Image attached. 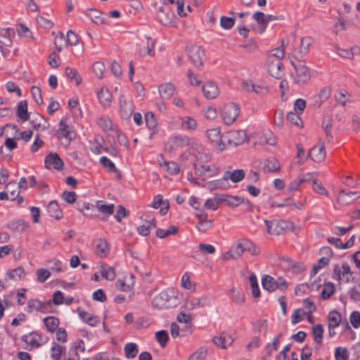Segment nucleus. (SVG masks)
Returning a JSON list of instances; mask_svg holds the SVG:
<instances>
[{
  "mask_svg": "<svg viewBox=\"0 0 360 360\" xmlns=\"http://www.w3.org/2000/svg\"><path fill=\"white\" fill-rule=\"evenodd\" d=\"M28 223L22 219H14L10 221L7 224V227L10 230L18 233L25 231L28 228Z\"/></svg>",
  "mask_w": 360,
  "mask_h": 360,
  "instance_id": "24",
  "label": "nucleus"
},
{
  "mask_svg": "<svg viewBox=\"0 0 360 360\" xmlns=\"http://www.w3.org/2000/svg\"><path fill=\"white\" fill-rule=\"evenodd\" d=\"M77 312L79 318L90 326L94 327L99 322V319L98 316L91 315L89 313L84 311V310L81 309L80 307L77 308Z\"/></svg>",
  "mask_w": 360,
  "mask_h": 360,
  "instance_id": "18",
  "label": "nucleus"
},
{
  "mask_svg": "<svg viewBox=\"0 0 360 360\" xmlns=\"http://www.w3.org/2000/svg\"><path fill=\"white\" fill-rule=\"evenodd\" d=\"M87 15L95 24L99 25L105 23V20L103 17L102 13L99 11L90 8L88 10Z\"/></svg>",
  "mask_w": 360,
  "mask_h": 360,
  "instance_id": "40",
  "label": "nucleus"
},
{
  "mask_svg": "<svg viewBox=\"0 0 360 360\" xmlns=\"http://www.w3.org/2000/svg\"><path fill=\"white\" fill-rule=\"evenodd\" d=\"M25 274L24 269L22 266L17 267L11 271L7 272L6 275L10 279L20 280L22 276Z\"/></svg>",
  "mask_w": 360,
  "mask_h": 360,
  "instance_id": "55",
  "label": "nucleus"
},
{
  "mask_svg": "<svg viewBox=\"0 0 360 360\" xmlns=\"http://www.w3.org/2000/svg\"><path fill=\"white\" fill-rule=\"evenodd\" d=\"M101 274L102 277L105 278L108 281H113L115 278V272L112 267H110L105 264H102L101 266Z\"/></svg>",
  "mask_w": 360,
  "mask_h": 360,
  "instance_id": "45",
  "label": "nucleus"
},
{
  "mask_svg": "<svg viewBox=\"0 0 360 360\" xmlns=\"http://www.w3.org/2000/svg\"><path fill=\"white\" fill-rule=\"evenodd\" d=\"M219 195L220 199H219V200L221 201V203L224 202L229 207H236L245 202L243 197L233 196L226 194H219Z\"/></svg>",
  "mask_w": 360,
  "mask_h": 360,
  "instance_id": "15",
  "label": "nucleus"
},
{
  "mask_svg": "<svg viewBox=\"0 0 360 360\" xmlns=\"http://www.w3.org/2000/svg\"><path fill=\"white\" fill-rule=\"evenodd\" d=\"M268 323L266 319H259L253 323L252 331L255 335L262 333L266 336Z\"/></svg>",
  "mask_w": 360,
  "mask_h": 360,
  "instance_id": "31",
  "label": "nucleus"
},
{
  "mask_svg": "<svg viewBox=\"0 0 360 360\" xmlns=\"http://www.w3.org/2000/svg\"><path fill=\"white\" fill-rule=\"evenodd\" d=\"M157 18L158 21L165 26H176V22L174 20L175 15L173 12L170 11H165L164 8H160V10L157 13Z\"/></svg>",
  "mask_w": 360,
  "mask_h": 360,
  "instance_id": "10",
  "label": "nucleus"
},
{
  "mask_svg": "<svg viewBox=\"0 0 360 360\" xmlns=\"http://www.w3.org/2000/svg\"><path fill=\"white\" fill-rule=\"evenodd\" d=\"M212 341L216 345L225 349L226 347V345H231L233 340L230 335H226L225 333H222L219 337L214 336Z\"/></svg>",
  "mask_w": 360,
  "mask_h": 360,
  "instance_id": "32",
  "label": "nucleus"
},
{
  "mask_svg": "<svg viewBox=\"0 0 360 360\" xmlns=\"http://www.w3.org/2000/svg\"><path fill=\"white\" fill-rule=\"evenodd\" d=\"M239 113V105L234 103H230L223 107L221 114L224 123L230 125L236 120Z\"/></svg>",
  "mask_w": 360,
  "mask_h": 360,
  "instance_id": "4",
  "label": "nucleus"
},
{
  "mask_svg": "<svg viewBox=\"0 0 360 360\" xmlns=\"http://www.w3.org/2000/svg\"><path fill=\"white\" fill-rule=\"evenodd\" d=\"M264 223L266 226L268 233L271 235H279L283 230V227L282 226V224L283 222L282 221H278L276 220H264Z\"/></svg>",
  "mask_w": 360,
  "mask_h": 360,
  "instance_id": "20",
  "label": "nucleus"
},
{
  "mask_svg": "<svg viewBox=\"0 0 360 360\" xmlns=\"http://www.w3.org/2000/svg\"><path fill=\"white\" fill-rule=\"evenodd\" d=\"M92 70L94 75L99 79L103 77V72L105 70V65L102 62H95L92 66Z\"/></svg>",
  "mask_w": 360,
  "mask_h": 360,
  "instance_id": "61",
  "label": "nucleus"
},
{
  "mask_svg": "<svg viewBox=\"0 0 360 360\" xmlns=\"http://www.w3.org/2000/svg\"><path fill=\"white\" fill-rule=\"evenodd\" d=\"M163 205L160 210L161 215H165L169 208V202L168 200H163V196L160 194L155 195L153 198L152 207L155 209H158L160 205Z\"/></svg>",
  "mask_w": 360,
  "mask_h": 360,
  "instance_id": "17",
  "label": "nucleus"
},
{
  "mask_svg": "<svg viewBox=\"0 0 360 360\" xmlns=\"http://www.w3.org/2000/svg\"><path fill=\"white\" fill-rule=\"evenodd\" d=\"M213 225V220L212 219H205L202 221H199L198 223L196 224L195 228L200 231V232H205L210 229L212 227Z\"/></svg>",
  "mask_w": 360,
  "mask_h": 360,
  "instance_id": "56",
  "label": "nucleus"
},
{
  "mask_svg": "<svg viewBox=\"0 0 360 360\" xmlns=\"http://www.w3.org/2000/svg\"><path fill=\"white\" fill-rule=\"evenodd\" d=\"M187 52L193 65L200 69L203 66V63L205 60L204 49L200 46L193 44L188 48Z\"/></svg>",
  "mask_w": 360,
  "mask_h": 360,
  "instance_id": "3",
  "label": "nucleus"
},
{
  "mask_svg": "<svg viewBox=\"0 0 360 360\" xmlns=\"http://www.w3.org/2000/svg\"><path fill=\"white\" fill-rule=\"evenodd\" d=\"M262 285L263 288L269 292L276 290L275 279L269 275H265L262 277Z\"/></svg>",
  "mask_w": 360,
  "mask_h": 360,
  "instance_id": "42",
  "label": "nucleus"
},
{
  "mask_svg": "<svg viewBox=\"0 0 360 360\" xmlns=\"http://www.w3.org/2000/svg\"><path fill=\"white\" fill-rule=\"evenodd\" d=\"M195 174L199 176H206L207 172H212L210 166L194 164ZM212 174H209L207 176H211Z\"/></svg>",
  "mask_w": 360,
  "mask_h": 360,
  "instance_id": "52",
  "label": "nucleus"
},
{
  "mask_svg": "<svg viewBox=\"0 0 360 360\" xmlns=\"http://www.w3.org/2000/svg\"><path fill=\"white\" fill-rule=\"evenodd\" d=\"M249 281L251 285L252 295L254 297L258 298L260 296L257 279L255 274H252L249 277Z\"/></svg>",
  "mask_w": 360,
  "mask_h": 360,
  "instance_id": "47",
  "label": "nucleus"
},
{
  "mask_svg": "<svg viewBox=\"0 0 360 360\" xmlns=\"http://www.w3.org/2000/svg\"><path fill=\"white\" fill-rule=\"evenodd\" d=\"M77 209L88 217H98L96 214L97 205H95L86 202L78 201L77 202Z\"/></svg>",
  "mask_w": 360,
  "mask_h": 360,
  "instance_id": "11",
  "label": "nucleus"
},
{
  "mask_svg": "<svg viewBox=\"0 0 360 360\" xmlns=\"http://www.w3.org/2000/svg\"><path fill=\"white\" fill-rule=\"evenodd\" d=\"M307 315V312L302 309H295L291 316V321L292 324H297L303 320V316Z\"/></svg>",
  "mask_w": 360,
  "mask_h": 360,
  "instance_id": "62",
  "label": "nucleus"
},
{
  "mask_svg": "<svg viewBox=\"0 0 360 360\" xmlns=\"http://www.w3.org/2000/svg\"><path fill=\"white\" fill-rule=\"evenodd\" d=\"M97 96L100 103L104 108L110 106L112 95L108 89L101 88V89L97 93Z\"/></svg>",
  "mask_w": 360,
  "mask_h": 360,
  "instance_id": "22",
  "label": "nucleus"
},
{
  "mask_svg": "<svg viewBox=\"0 0 360 360\" xmlns=\"http://www.w3.org/2000/svg\"><path fill=\"white\" fill-rule=\"evenodd\" d=\"M145 122L148 129H153L157 126L155 115L152 112H147L145 114Z\"/></svg>",
  "mask_w": 360,
  "mask_h": 360,
  "instance_id": "60",
  "label": "nucleus"
},
{
  "mask_svg": "<svg viewBox=\"0 0 360 360\" xmlns=\"http://www.w3.org/2000/svg\"><path fill=\"white\" fill-rule=\"evenodd\" d=\"M308 155L314 162H322L326 158V155L323 143L321 146H314L309 150Z\"/></svg>",
  "mask_w": 360,
  "mask_h": 360,
  "instance_id": "14",
  "label": "nucleus"
},
{
  "mask_svg": "<svg viewBox=\"0 0 360 360\" xmlns=\"http://www.w3.org/2000/svg\"><path fill=\"white\" fill-rule=\"evenodd\" d=\"M160 95L163 99H169L175 91V86L172 83H165L158 86Z\"/></svg>",
  "mask_w": 360,
  "mask_h": 360,
  "instance_id": "26",
  "label": "nucleus"
},
{
  "mask_svg": "<svg viewBox=\"0 0 360 360\" xmlns=\"http://www.w3.org/2000/svg\"><path fill=\"white\" fill-rule=\"evenodd\" d=\"M330 96V89L328 87L322 88L319 93L314 96V105L319 108Z\"/></svg>",
  "mask_w": 360,
  "mask_h": 360,
  "instance_id": "21",
  "label": "nucleus"
},
{
  "mask_svg": "<svg viewBox=\"0 0 360 360\" xmlns=\"http://www.w3.org/2000/svg\"><path fill=\"white\" fill-rule=\"evenodd\" d=\"M323 328L322 325L317 324L312 327V334L314 336V341L316 344H321L323 336Z\"/></svg>",
  "mask_w": 360,
  "mask_h": 360,
  "instance_id": "46",
  "label": "nucleus"
},
{
  "mask_svg": "<svg viewBox=\"0 0 360 360\" xmlns=\"http://www.w3.org/2000/svg\"><path fill=\"white\" fill-rule=\"evenodd\" d=\"M66 118H62L59 123V129L56 132V136L58 139L65 138L70 141L75 139L76 134L65 122Z\"/></svg>",
  "mask_w": 360,
  "mask_h": 360,
  "instance_id": "7",
  "label": "nucleus"
},
{
  "mask_svg": "<svg viewBox=\"0 0 360 360\" xmlns=\"http://www.w3.org/2000/svg\"><path fill=\"white\" fill-rule=\"evenodd\" d=\"M125 356L127 359H133L136 356L139 349L136 344L133 342L127 343L124 348Z\"/></svg>",
  "mask_w": 360,
  "mask_h": 360,
  "instance_id": "44",
  "label": "nucleus"
},
{
  "mask_svg": "<svg viewBox=\"0 0 360 360\" xmlns=\"http://www.w3.org/2000/svg\"><path fill=\"white\" fill-rule=\"evenodd\" d=\"M171 297H172L169 295V291H162L155 297L154 302H156V304H160L162 307L168 308L170 307L168 302Z\"/></svg>",
  "mask_w": 360,
  "mask_h": 360,
  "instance_id": "38",
  "label": "nucleus"
},
{
  "mask_svg": "<svg viewBox=\"0 0 360 360\" xmlns=\"http://www.w3.org/2000/svg\"><path fill=\"white\" fill-rule=\"evenodd\" d=\"M244 240L245 251L248 252L252 256H256L259 254L260 250L259 247L247 238H244Z\"/></svg>",
  "mask_w": 360,
  "mask_h": 360,
  "instance_id": "53",
  "label": "nucleus"
},
{
  "mask_svg": "<svg viewBox=\"0 0 360 360\" xmlns=\"http://www.w3.org/2000/svg\"><path fill=\"white\" fill-rule=\"evenodd\" d=\"M202 93L207 99H214L219 94V89L217 84L212 82H207L202 86Z\"/></svg>",
  "mask_w": 360,
  "mask_h": 360,
  "instance_id": "16",
  "label": "nucleus"
},
{
  "mask_svg": "<svg viewBox=\"0 0 360 360\" xmlns=\"http://www.w3.org/2000/svg\"><path fill=\"white\" fill-rule=\"evenodd\" d=\"M333 121L332 118H324L322 122V127L326 133V138L328 143H333V136L331 134V129L333 127Z\"/></svg>",
  "mask_w": 360,
  "mask_h": 360,
  "instance_id": "35",
  "label": "nucleus"
},
{
  "mask_svg": "<svg viewBox=\"0 0 360 360\" xmlns=\"http://www.w3.org/2000/svg\"><path fill=\"white\" fill-rule=\"evenodd\" d=\"M335 360H348L349 352L345 347H337L335 351Z\"/></svg>",
  "mask_w": 360,
  "mask_h": 360,
  "instance_id": "63",
  "label": "nucleus"
},
{
  "mask_svg": "<svg viewBox=\"0 0 360 360\" xmlns=\"http://www.w3.org/2000/svg\"><path fill=\"white\" fill-rule=\"evenodd\" d=\"M266 68L269 74L275 79H281L284 75V68L281 60L275 57H268Z\"/></svg>",
  "mask_w": 360,
  "mask_h": 360,
  "instance_id": "6",
  "label": "nucleus"
},
{
  "mask_svg": "<svg viewBox=\"0 0 360 360\" xmlns=\"http://www.w3.org/2000/svg\"><path fill=\"white\" fill-rule=\"evenodd\" d=\"M335 287L333 283L328 282L325 284L321 292V297L323 300H328L335 292Z\"/></svg>",
  "mask_w": 360,
  "mask_h": 360,
  "instance_id": "43",
  "label": "nucleus"
},
{
  "mask_svg": "<svg viewBox=\"0 0 360 360\" xmlns=\"http://www.w3.org/2000/svg\"><path fill=\"white\" fill-rule=\"evenodd\" d=\"M220 199L219 194H214V198H209L206 200L205 202V207L207 210H217L219 207V204L221 203V201L219 200Z\"/></svg>",
  "mask_w": 360,
  "mask_h": 360,
  "instance_id": "51",
  "label": "nucleus"
},
{
  "mask_svg": "<svg viewBox=\"0 0 360 360\" xmlns=\"http://www.w3.org/2000/svg\"><path fill=\"white\" fill-rule=\"evenodd\" d=\"M244 244L245 240L244 238H242L238 240L236 244L231 248V250L233 252L234 259L240 258L243 253L245 252Z\"/></svg>",
  "mask_w": 360,
  "mask_h": 360,
  "instance_id": "41",
  "label": "nucleus"
},
{
  "mask_svg": "<svg viewBox=\"0 0 360 360\" xmlns=\"http://www.w3.org/2000/svg\"><path fill=\"white\" fill-rule=\"evenodd\" d=\"M291 63L295 70L294 82L299 85L307 83L311 78V72L309 68L306 66L305 62L300 60L297 64L293 62Z\"/></svg>",
  "mask_w": 360,
  "mask_h": 360,
  "instance_id": "2",
  "label": "nucleus"
},
{
  "mask_svg": "<svg viewBox=\"0 0 360 360\" xmlns=\"http://www.w3.org/2000/svg\"><path fill=\"white\" fill-rule=\"evenodd\" d=\"M44 323L49 332L54 333L58 328L60 321L57 317L48 316L44 319Z\"/></svg>",
  "mask_w": 360,
  "mask_h": 360,
  "instance_id": "36",
  "label": "nucleus"
},
{
  "mask_svg": "<svg viewBox=\"0 0 360 360\" xmlns=\"http://www.w3.org/2000/svg\"><path fill=\"white\" fill-rule=\"evenodd\" d=\"M98 125L104 131H115L117 128L114 127V124L111 120V119L108 116H104L100 117L97 120Z\"/></svg>",
  "mask_w": 360,
  "mask_h": 360,
  "instance_id": "34",
  "label": "nucleus"
},
{
  "mask_svg": "<svg viewBox=\"0 0 360 360\" xmlns=\"http://www.w3.org/2000/svg\"><path fill=\"white\" fill-rule=\"evenodd\" d=\"M44 165L47 169H50L52 167L58 171L63 170L64 167L63 161L56 153H50L46 155L44 160Z\"/></svg>",
  "mask_w": 360,
  "mask_h": 360,
  "instance_id": "9",
  "label": "nucleus"
},
{
  "mask_svg": "<svg viewBox=\"0 0 360 360\" xmlns=\"http://www.w3.org/2000/svg\"><path fill=\"white\" fill-rule=\"evenodd\" d=\"M119 103L120 115L121 117L124 120L129 119L133 112V108L131 105L128 103L124 95H120L119 98Z\"/></svg>",
  "mask_w": 360,
  "mask_h": 360,
  "instance_id": "13",
  "label": "nucleus"
},
{
  "mask_svg": "<svg viewBox=\"0 0 360 360\" xmlns=\"http://www.w3.org/2000/svg\"><path fill=\"white\" fill-rule=\"evenodd\" d=\"M280 169L281 165L278 160L274 157L268 158L264 162V171L265 172H278Z\"/></svg>",
  "mask_w": 360,
  "mask_h": 360,
  "instance_id": "28",
  "label": "nucleus"
},
{
  "mask_svg": "<svg viewBox=\"0 0 360 360\" xmlns=\"http://www.w3.org/2000/svg\"><path fill=\"white\" fill-rule=\"evenodd\" d=\"M42 302L37 299H30L27 302V307L25 310L28 313H32L33 310H36L41 313L45 314V311H43Z\"/></svg>",
  "mask_w": 360,
  "mask_h": 360,
  "instance_id": "33",
  "label": "nucleus"
},
{
  "mask_svg": "<svg viewBox=\"0 0 360 360\" xmlns=\"http://www.w3.org/2000/svg\"><path fill=\"white\" fill-rule=\"evenodd\" d=\"M242 86L243 88H246L247 91H254L256 94L261 95V96H263L267 93L266 88H264V87H262V86H260L258 85H255V84L249 85L248 82H243Z\"/></svg>",
  "mask_w": 360,
  "mask_h": 360,
  "instance_id": "49",
  "label": "nucleus"
},
{
  "mask_svg": "<svg viewBox=\"0 0 360 360\" xmlns=\"http://www.w3.org/2000/svg\"><path fill=\"white\" fill-rule=\"evenodd\" d=\"M328 328H335L338 327L340 324V314L336 311H332L328 314Z\"/></svg>",
  "mask_w": 360,
  "mask_h": 360,
  "instance_id": "39",
  "label": "nucleus"
},
{
  "mask_svg": "<svg viewBox=\"0 0 360 360\" xmlns=\"http://www.w3.org/2000/svg\"><path fill=\"white\" fill-rule=\"evenodd\" d=\"M5 190L7 193H9L10 200L13 201L15 200V198L18 197L19 193L18 188H17L16 182H10L7 184L5 186Z\"/></svg>",
  "mask_w": 360,
  "mask_h": 360,
  "instance_id": "48",
  "label": "nucleus"
},
{
  "mask_svg": "<svg viewBox=\"0 0 360 360\" xmlns=\"http://www.w3.org/2000/svg\"><path fill=\"white\" fill-rule=\"evenodd\" d=\"M17 116L22 122L27 121L30 119V114L27 111V102L26 100L20 101L17 106Z\"/></svg>",
  "mask_w": 360,
  "mask_h": 360,
  "instance_id": "30",
  "label": "nucleus"
},
{
  "mask_svg": "<svg viewBox=\"0 0 360 360\" xmlns=\"http://www.w3.org/2000/svg\"><path fill=\"white\" fill-rule=\"evenodd\" d=\"M47 212L50 217L56 220H59L63 217V212L56 200H52L49 203L47 206Z\"/></svg>",
  "mask_w": 360,
  "mask_h": 360,
  "instance_id": "23",
  "label": "nucleus"
},
{
  "mask_svg": "<svg viewBox=\"0 0 360 360\" xmlns=\"http://www.w3.org/2000/svg\"><path fill=\"white\" fill-rule=\"evenodd\" d=\"M97 210L105 216L101 217L100 219L105 221L107 219V217L114 213L115 206L113 204H105L101 200L96 202Z\"/></svg>",
  "mask_w": 360,
  "mask_h": 360,
  "instance_id": "19",
  "label": "nucleus"
},
{
  "mask_svg": "<svg viewBox=\"0 0 360 360\" xmlns=\"http://www.w3.org/2000/svg\"><path fill=\"white\" fill-rule=\"evenodd\" d=\"M191 305H195V307H204L210 304V299L207 296L201 297L192 298L191 300Z\"/></svg>",
  "mask_w": 360,
  "mask_h": 360,
  "instance_id": "58",
  "label": "nucleus"
},
{
  "mask_svg": "<svg viewBox=\"0 0 360 360\" xmlns=\"http://www.w3.org/2000/svg\"><path fill=\"white\" fill-rule=\"evenodd\" d=\"M359 198V192H347L345 189H340L338 197V202L342 205H349L354 200Z\"/></svg>",
  "mask_w": 360,
  "mask_h": 360,
  "instance_id": "12",
  "label": "nucleus"
},
{
  "mask_svg": "<svg viewBox=\"0 0 360 360\" xmlns=\"http://www.w3.org/2000/svg\"><path fill=\"white\" fill-rule=\"evenodd\" d=\"M313 41L314 40L311 37H304L302 38L298 52L300 58H302L307 54L309 51V46L312 44Z\"/></svg>",
  "mask_w": 360,
  "mask_h": 360,
  "instance_id": "37",
  "label": "nucleus"
},
{
  "mask_svg": "<svg viewBox=\"0 0 360 360\" xmlns=\"http://www.w3.org/2000/svg\"><path fill=\"white\" fill-rule=\"evenodd\" d=\"M30 335L32 338L29 340V345L37 348L41 347V344L39 342L42 340L41 335L37 331H32Z\"/></svg>",
  "mask_w": 360,
  "mask_h": 360,
  "instance_id": "57",
  "label": "nucleus"
},
{
  "mask_svg": "<svg viewBox=\"0 0 360 360\" xmlns=\"http://www.w3.org/2000/svg\"><path fill=\"white\" fill-rule=\"evenodd\" d=\"M252 18L259 25V28L257 30L258 33L262 34L264 32L267 27L266 15L263 12L257 11L252 15Z\"/></svg>",
  "mask_w": 360,
  "mask_h": 360,
  "instance_id": "27",
  "label": "nucleus"
},
{
  "mask_svg": "<svg viewBox=\"0 0 360 360\" xmlns=\"http://www.w3.org/2000/svg\"><path fill=\"white\" fill-rule=\"evenodd\" d=\"M97 255L101 257H106L109 254V244L105 239L99 238L96 243Z\"/></svg>",
  "mask_w": 360,
  "mask_h": 360,
  "instance_id": "29",
  "label": "nucleus"
},
{
  "mask_svg": "<svg viewBox=\"0 0 360 360\" xmlns=\"http://www.w3.org/2000/svg\"><path fill=\"white\" fill-rule=\"evenodd\" d=\"M207 137L212 143H214V146L219 150L225 149V143L224 139V134L221 135L219 128H214L207 130Z\"/></svg>",
  "mask_w": 360,
  "mask_h": 360,
  "instance_id": "8",
  "label": "nucleus"
},
{
  "mask_svg": "<svg viewBox=\"0 0 360 360\" xmlns=\"http://www.w3.org/2000/svg\"><path fill=\"white\" fill-rule=\"evenodd\" d=\"M247 139V134L243 130L231 131L224 134L225 146H238L243 144Z\"/></svg>",
  "mask_w": 360,
  "mask_h": 360,
  "instance_id": "5",
  "label": "nucleus"
},
{
  "mask_svg": "<svg viewBox=\"0 0 360 360\" xmlns=\"http://www.w3.org/2000/svg\"><path fill=\"white\" fill-rule=\"evenodd\" d=\"M65 75L71 80H75L77 86H79L82 83V77L76 69L67 67L65 69Z\"/></svg>",
  "mask_w": 360,
  "mask_h": 360,
  "instance_id": "50",
  "label": "nucleus"
},
{
  "mask_svg": "<svg viewBox=\"0 0 360 360\" xmlns=\"http://www.w3.org/2000/svg\"><path fill=\"white\" fill-rule=\"evenodd\" d=\"M181 127L189 130H195L197 127L196 121L191 117H184L182 120Z\"/></svg>",
  "mask_w": 360,
  "mask_h": 360,
  "instance_id": "59",
  "label": "nucleus"
},
{
  "mask_svg": "<svg viewBox=\"0 0 360 360\" xmlns=\"http://www.w3.org/2000/svg\"><path fill=\"white\" fill-rule=\"evenodd\" d=\"M194 143V140L186 136L175 134L169 137L165 145V148L169 153H172L179 148H185Z\"/></svg>",
  "mask_w": 360,
  "mask_h": 360,
  "instance_id": "1",
  "label": "nucleus"
},
{
  "mask_svg": "<svg viewBox=\"0 0 360 360\" xmlns=\"http://www.w3.org/2000/svg\"><path fill=\"white\" fill-rule=\"evenodd\" d=\"M155 339L162 347H165L169 340L167 331L165 330L157 331L155 333Z\"/></svg>",
  "mask_w": 360,
  "mask_h": 360,
  "instance_id": "54",
  "label": "nucleus"
},
{
  "mask_svg": "<svg viewBox=\"0 0 360 360\" xmlns=\"http://www.w3.org/2000/svg\"><path fill=\"white\" fill-rule=\"evenodd\" d=\"M207 355V349L200 347L198 351L195 352L188 360H205Z\"/></svg>",
  "mask_w": 360,
  "mask_h": 360,
  "instance_id": "64",
  "label": "nucleus"
},
{
  "mask_svg": "<svg viewBox=\"0 0 360 360\" xmlns=\"http://www.w3.org/2000/svg\"><path fill=\"white\" fill-rule=\"evenodd\" d=\"M245 174L242 169H235L232 172L227 171L224 174V180L231 179L233 183H238L244 179Z\"/></svg>",
  "mask_w": 360,
  "mask_h": 360,
  "instance_id": "25",
  "label": "nucleus"
}]
</instances>
